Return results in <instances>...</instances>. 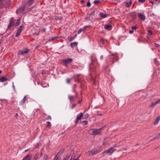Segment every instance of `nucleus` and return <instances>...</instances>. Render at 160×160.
Here are the masks:
<instances>
[{
    "mask_svg": "<svg viewBox=\"0 0 160 160\" xmlns=\"http://www.w3.org/2000/svg\"><path fill=\"white\" fill-rule=\"evenodd\" d=\"M89 133L92 135H95L94 129H91L88 131Z\"/></svg>",
    "mask_w": 160,
    "mask_h": 160,
    "instance_id": "aec40b11",
    "label": "nucleus"
},
{
    "mask_svg": "<svg viewBox=\"0 0 160 160\" xmlns=\"http://www.w3.org/2000/svg\"><path fill=\"white\" fill-rule=\"evenodd\" d=\"M69 158L70 156L69 155L66 156L62 160H69Z\"/></svg>",
    "mask_w": 160,
    "mask_h": 160,
    "instance_id": "c85d7f7f",
    "label": "nucleus"
},
{
    "mask_svg": "<svg viewBox=\"0 0 160 160\" xmlns=\"http://www.w3.org/2000/svg\"><path fill=\"white\" fill-rule=\"evenodd\" d=\"M77 45V43L76 42H72L70 44V46L72 48L74 47Z\"/></svg>",
    "mask_w": 160,
    "mask_h": 160,
    "instance_id": "4be33fe9",
    "label": "nucleus"
},
{
    "mask_svg": "<svg viewBox=\"0 0 160 160\" xmlns=\"http://www.w3.org/2000/svg\"><path fill=\"white\" fill-rule=\"evenodd\" d=\"M28 149H27V150H25V152H27L28 150Z\"/></svg>",
    "mask_w": 160,
    "mask_h": 160,
    "instance_id": "0e129e2a",
    "label": "nucleus"
},
{
    "mask_svg": "<svg viewBox=\"0 0 160 160\" xmlns=\"http://www.w3.org/2000/svg\"><path fill=\"white\" fill-rule=\"evenodd\" d=\"M100 43L102 44H103L104 43V42L103 39H101L100 41Z\"/></svg>",
    "mask_w": 160,
    "mask_h": 160,
    "instance_id": "58836bf2",
    "label": "nucleus"
},
{
    "mask_svg": "<svg viewBox=\"0 0 160 160\" xmlns=\"http://www.w3.org/2000/svg\"><path fill=\"white\" fill-rule=\"evenodd\" d=\"M146 0H138V1L144 3Z\"/></svg>",
    "mask_w": 160,
    "mask_h": 160,
    "instance_id": "c03bdc74",
    "label": "nucleus"
},
{
    "mask_svg": "<svg viewBox=\"0 0 160 160\" xmlns=\"http://www.w3.org/2000/svg\"><path fill=\"white\" fill-rule=\"evenodd\" d=\"M91 4L89 1H88L87 3V6L88 7H89L91 6Z\"/></svg>",
    "mask_w": 160,
    "mask_h": 160,
    "instance_id": "473e14b6",
    "label": "nucleus"
},
{
    "mask_svg": "<svg viewBox=\"0 0 160 160\" xmlns=\"http://www.w3.org/2000/svg\"><path fill=\"white\" fill-rule=\"evenodd\" d=\"M13 18L10 19V23L9 24L8 28H10L14 25L15 21L12 20Z\"/></svg>",
    "mask_w": 160,
    "mask_h": 160,
    "instance_id": "6e6552de",
    "label": "nucleus"
},
{
    "mask_svg": "<svg viewBox=\"0 0 160 160\" xmlns=\"http://www.w3.org/2000/svg\"><path fill=\"white\" fill-rule=\"evenodd\" d=\"M38 154H37L36 156H35L34 158V159L35 160H36L38 158Z\"/></svg>",
    "mask_w": 160,
    "mask_h": 160,
    "instance_id": "37998d69",
    "label": "nucleus"
},
{
    "mask_svg": "<svg viewBox=\"0 0 160 160\" xmlns=\"http://www.w3.org/2000/svg\"><path fill=\"white\" fill-rule=\"evenodd\" d=\"M100 2L99 0H95L94 1V3L95 4L98 5Z\"/></svg>",
    "mask_w": 160,
    "mask_h": 160,
    "instance_id": "2f4dec72",
    "label": "nucleus"
},
{
    "mask_svg": "<svg viewBox=\"0 0 160 160\" xmlns=\"http://www.w3.org/2000/svg\"><path fill=\"white\" fill-rule=\"evenodd\" d=\"M48 158V156L47 155H45L43 159H44V160H47Z\"/></svg>",
    "mask_w": 160,
    "mask_h": 160,
    "instance_id": "a19ab883",
    "label": "nucleus"
},
{
    "mask_svg": "<svg viewBox=\"0 0 160 160\" xmlns=\"http://www.w3.org/2000/svg\"><path fill=\"white\" fill-rule=\"evenodd\" d=\"M81 2L82 3H83L84 2V0H81Z\"/></svg>",
    "mask_w": 160,
    "mask_h": 160,
    "instance_id": "4d7b16f0",
    "label": "nucleus"
},
{
    "mask_svg": "<svg viewBox=\"0 0 160 160\" xmlns=\"http://www.w3.org/2000/svg\"><path fill=\"white\" fill-rule=\"evenodd\" d=\"M42 75L45 74V71L43 70L42 71Z\"/></svg>",
    "mask_w": 160,
    "mask_h": 160,
    "instance_id": "49530a36",
    "label": "nucleus"
},
{
    "mask_svg": "<svg viewBox=\"0 0 160 160\" xmlns=\"http://www.w3.org/2000/svg\"><path fill=\"white\" fill-rule=\"evenodd\" d=\"M68 98L71 101H72L73 100V97L71 95H69L68 96Z\"/></svg>",
    "mask_w": 160,
    "mask_h": 160,
    "instance_id": "a878e982",
    "label": "nucleus"
},
{
    "mask_svg": "<svg viewBox=\"0 0 160 160\" xmlns=\"http://www.w3.org/2000/svg\"><path fill=\"white\" fill-rule=\"evenodd\" d=\"M72 62V60L71 58H68L67 59H63L62 60L63 62L64 63L65 65L66 66H67L69 63Z\"/></svg>",
    "mask_w": 160,
    "mask_h": 160,
    "instance_id": "7ed1b4c3",
    "label": "nucleus"
},
{
    "mask_svg": "<svg viewBox=\"0 0 160 160\" xmlns=\"http://www.w3.org/2000/svg\"><path fill=\"white\" fill-rule=\"evenodd\" d=\"M62 18L61 17H60L59 18H58L57 19L58 20H60L62 19Z\"/></svg>",
    "mask_w": 160,
    "mask_h": 160,
    "instance_id": "864d4df0",
    "label": "nucleus"
},
{
    "mask_svg": "<svg viewBox=\"0 0 160 160\" xmlns=\"http://www.w3.org/2000/svg\"><path fill=\"white\" fill-rule=\"evenodd\" d=\"M115 150H116V149H114L113 148L111 147L109 148L108 149L105 151L103 152V153H109L110 154H112Z\"/></svg>",
    "mask_w": 160,
    "mask_h": 160,
    "instance_id": "423d86ee",
    "label": "nucleus"
},
{
    "mask_svg": "<svg viewBox=\"0 0 160 160\" xmlns=\"http://www.w3.org/2000/svg\"><path fill=\"white\" fill-rule=\"evenodd\" d=\"M88 116H89L88 115V113H86L84 115V116L82 117V119H86L88 118Z\"/></svg>",
    "mask_w": 160,
    "mask_h": 160,
    "instance_id": "cd10ccee",
    "label": "nucleus"
},
{
    "mask_svg": "<svg viewBox=\"0 0 160 160\" xmlns=\"http://www.w3.org/2000/svg\"><path fill=\"white\" fill-rule=\"evenodd\" d=\"M2 5H0V8H2Z\"/></svg>",
    "mask_w": 160,
    "mask_h": 160,
    "instance_id": "69168bd1",
    "label": "nucleus"
},
{
    "mask_svg": "<svg viewBox=\"0 0 160 160\" xmlns=\"http://www.w3.org/2000/svg\"><path fill=\"white\" fill-rule=\"evenodd\" d=\"M76 35H77L76 34V35L75 36H74V37H72L70 38L69 39V41H72V40L74 39V38L75 37Z\"/></svg>",
    "mask_w": 160,
    "mask_h": 160,
    "instance_id": "c9c22d12",
    "label": "nucleus"
},
{
    "mask_svg": "<svg viewBox=\"0 0 160 160\" xmlns=\"http://www.w3.org/2000/svg\"><path fill=\"white\" fill-rule=\"evenodd\" d=\"M155 44V46L157 47H159V45L158 44H157V43H154Z\"/></svg>",
    "mask_w": 160,
    "mask_h": 160,
    "instance_id": "8fccbe9b",
    "label": "nucleus"
},
{
    "mask_svg": "<svg viewBox=\"0 0 160 160\" xmlns=\"http://www.w3.org/2000/svg\"><path fill=\"white\" fill-rule=\"evenodd\" d=\"M34 0H28L26 3L25 5L23 6V10L24 11L25 8L31 6L33 4Z\"/></svg>",
    "mask_w": 160,
    "mask_h": 160,
    "instance_id": "f03ea898",
    "label": "nucleus"
},
{
    "mask_svg": "<svg viewBox=\"0 0 160 160\" xmlns=\"http://www.w3.org/2000/svg\"><path fill=\"white\" fill-rule=\"evenodd\" d=\"M75 88H73V92H75Z\"/></svg>",
    "mask_w": 160,
    "mask_h": 160,
    "instance_id": "680f3d73",
    "label": "nucleus"
},
{
    "mask_svg": "<svg viewBox=\"0 0 160 160\" xmlns=\"http://www.w3.org/2000/svg\"><path fill=\"white\" fill-rule=\"evenodd\" d=\"M9 80L8 78H6L5 76L2 77L0 78V82H3Z\"/></svg>",
    "mask_w": 160,
    "mask_h": 160,
    "instance_id": "2eb2a0df",
    "label": "nucleus"
},
{
    "mask_svg": "<svg viewBox=\"0 0 160 160\" xmlns=\"http://www.w3.org/2000/svg\"><path fill=\"white\" fill-rule=\"evenodd\" d=\"M156 136L157 138H158L159 137H160V132L159 133H158V134H157Z\"/></svg>",
    "mask_w": 160,
    "mask_h": 160,
    "instance_id": "09e8293b",
    "label": "nucleus"
},
{
    "mask_svg": "<svg viewBox=\"0 0 160 160\" xmlns=\"http://www.w3.org/2000/svg\"><path fill=\"white\" fill-rule=\"evenodd\" d=\"M104 28L105 29L109 31L112 29V26L110 24L106 25L104 26Z\"/></svg>",
    "mask_w": 160,
    "mask_h": 160,
    "instance_id": "dca6fc26",
    "label": "nucleus"
},
{
    "mask_svg": "<svg viewBox=\"0 0 160 160\" xmlns=\"http://www.w3.org/2000/svg\"><path fill=\"white\" fill-rule=\"evenodd\" d=\"M149 2H150L152 4H153L154 3V2H153L152 1H149Z\"/></svg>",
    "mask_w": 160,
    "mask_h": 160,
    "instance_id": "6e6d98bb",
    "label": "nucleus"
},
{
    "mask_svg": "<svg viewBox=\"0 0 160 160\" xmlns=\"http://www.w3.org/2000/svg\"><path fill=\"white\" fill-rule=\"evenodd\" d=\"M92 63L91 64L90 66V67L91 69H92L93 68V69L96 68V67L95 66V64L97 63V62L95 61L94 60H92Z\"/></svg>",
    "mask_w": 160,
    "mask_h": 160,
    "instance_id": "ddd939ff",
    "label": "nucleus"
},
{
    "mask_svg": "<svg viewBox=\"0 0 160 160\" xmlns=\"http://www.w3.org/2000/svg\"><path fill=\"white\" fill-rule=\"evenodd\" d=\"M64 151V149H62L61 150L56 154L54 158L56 159L57 160H58V158L59 156L62 154Z\"/></svg>",
    "mask_w": 160,
    "mask_h": 160,
    "instance_id": "0eeeda50",
    "label": "nucleus"
},
{
    "mask_svg": "<svg viewBox=\"0 0 160 160\" xmlns=\"http://www.w3.org/2000/svg\"><path fill=\"white\" fill-rule=\"evenodd\" d=\"M18 116V113H16V114H15V117H17Z\"/></svg>",
    "mask_w": 160,
    "mask_h": 160,
    "instance_id": "052dcab7",
    "label": "nucleus"
},
{
    "mask_svg": "<svg viewBox=\"0 0 160 160\" xmlns=\"http://www.w3.org/2000/svg\"><path fill=\"white\" fill-rule=\"evenodd\" d=\"M91 27V26H84L83 28H80L78 31L77 33L78 34H79L82 31L86 30L87 28L88 27L89 28H90Z\"/></svg>",
    "mask_w": 160,
    "mask_h": 160,
    "instance_id": "9d476101",
    "label": "nucleus"
},
{
    "mask_svg": "<svg viewBox=\"0 0 160 160\" xmlns=\"http://www.w3.org/2000/svg\"><path fill=\"white\" fill-rule=\"evenodd\" d=\"M80 76V74H78L77 75L75 76H77L78 77H79Z\"/></svg>",
    "mask_w": 160,
    "mask_h": 160,
    "instance_id": "e2e57ef3",
    "label": "nucleus"
},
{
    "mask_svg": "<svg viewBox=\"0 0 160 160\" xmlns=\"http://www.w3.org/2000/svg\"><path fill=\"white\" fill-rule=\"evenodd\" d=\"M77 87V85L76 84H74L73 86V88H76Z\"/></svg>",
    "mask_w": 160,
    "mask_h": 160,
    "instance_id": "603ef678",
    "label": "nucleus"
},
{
    "mask_svg": "<svg viewBox=\"0 0 160 160\" xmlns=\"http://www.w3.org/2000/svg\"><path fill=\"white\" fill-rule=\"evenodd\" d=\"M75 82H79V80H78V79L75 80Z\"/></svg>",
    "mask_w": 160,
    "mask_h": 160,
    "instance_id": "bf43d9fd",
    "label": "nucleus"
},
{
    "mask_svg": "<svg viewBox=\"0 0 160 160\" xmlns=\"http://www.w3.org/2000/svg\"><path fill=\"white\" fill-rule=\"evenodd\" d=\"M31 157V155L29 154L26 156L22 160H30Z\"/></svg>",
    "mask_w": 160,
    "mask_h": 160,
    "instance_id": "6ab92c4d",
    "label": "nucleus"
},
{
    "mask_svg": "<svg viewBox=\"0 0 160 160\" xmlns=\"http://www.w3.org/2000/svg\"><path fill=\"white\" fill-rule=\"evenodd\" d=\"M160 102V99H159L158 100L155 102H153L151 104L150 106V107H152L154 106H155L156 104L159 103Z\"/></svg>",
    "mask_w": 160,
    "mask_h": 160,
    "instance_id": "4468645a",
    "label": "nucleus"
},
{
    "mask_svg": "<svg viewBox=\"0 0 160 160\" xmlns=\"http://www.w3.org/2000/svg\"><path fill=\"white\" fill-rule=\"evenodd\" d=\"M103 56L102 55H101L100 57V59L101 60H103Z\"/></svg>",
    "mask_w": 160,
    "mask_h": 160,
    "instance_id": "a18cd8bd",
    "label": "nucleus"
},
{
    "mask_svg": "<svg viewBox=\"0 0 160 160\" xmlns=\"http://www.w3.org/2000/svg\"><path fill=\"white\" fill-rule=\"evenodd\" d=\"M20 22V18L18 19L17 20L16 23H15L14 25L15 27L18 26L19 25Z\"/></svg>",
    "mask_w": 160,
    "mask_h": 160,
    "instance_id": "b1692460",
    "label": "nucleus"
},
{
    "mask_svg": "<svg viewBox=\"0 0 160 160\" xmlns=\"http://www.w3.org/2000/svg\"><path fill=\"white\" fill-rule=\"evenodd\" d=\"M79 156H76V155L74 154L73 155H72L71 156L70 160H77L78 159Z\"/></svg>",
    "mask_w": 160,
    "mask_h": 160,
    "instance_id": "f3484780",
    "label": "nucleus"
},
{
    "mask_svg": "<svg viewBox=\"0 0 160 160\" xmlns=\"http://www.w3.org/2000/svg\"><path fill=\"white\" fill-rule=\"evenodd\" d=\"M12 88L13 89L15 90V86L13 85V83H12Z\"/></svg>",
    "mask_w": 160,
    "mask_h": 160,
    "instance_id": "3c124183",
    "label": "nucleus"
},
{
    "mask_svg": "<svg viewBox=\"0 0 160 160\" xmlns=\"http://www.w3.org/2000/svg\"><path fill=\"white\" fill-rule=\"evenodd\" d=\"M130 33L132 34L133 33V31L132 30H130L129 31Z\"/></svg>",
    "mask_w": 160,
    "mask_h": 160,
    "instance_id": "de8ad7c7",
    "label": "nucleus"
},
{
    "mask_svg": "<svg viewBox=\"0 0 160 160\" xmlns=\"http://www.w3.org/2000/svg\"><path fill=\"white\" fill-rule=\"evenodd\" d=\"M138 16L141 20H144L145 19V16L142 14L138 13Z\"/></svg>",
    "mask_w": 160,
    "mask_h": 160,
    "instance_id": "f8f14e48",
    "label": "nucleus"
},
{
    "mask_svg": "<svg viewBox=\"0 0 160 160\" xmlns=\"http://www.w3.org/2000/svg\"><path fill=\"white\" fill-rule=\"evenodd\" d=\"M29 50L26 48H24L23 50H19L18 52V54L19 55H24V54L28 53Z\"/></svg>",
    "mask_w": 160,
    "mask_h": 160,
    "instance_id": "f257e3e1",
    "label": "nucleus"
},
{
    "mask_svg": "<svg viewBox=\"0 0 160 160\" xmlns=\"http://www.w3.org/2000/svg\"><path fill=\"white\" fill-rule=\"evenodd\" d=\"M70 82V79L69 78H67L66 79V82L67 83H69Z\"/></svg>",
    "mask_w": 160,
    "mask_h": 160,
    "instance_id": "ea45409f",
    "label": "nucleus"
},
{
    "mask_svg": "<svg viewBox=\"0 0 160 160\" xmlns=\"http://www.w3.org/2000/svg\"><path fill=\"white\" fill-rule=\"evenodd\" d=\"M23 28V26L22 25L20 26L18 28L16 35V37H18L20 35L22 29Z\"/></svg>",
    "mask_w": 160,
    "mask_h": 160,
    "instance_id": "39448f33",
    "label": "nucleus"
},
{
    "mask_svg": "<svg viewBox=\"0 0 160 160\" xmlns=\"http://www.w3.org/2000/svg\"><path fill=\"white\" fill-rule=\"evenodd\" d=\"M83 114L82 112H81L79 114H78L76 121H75V123L78 122L79 120L81 119L83 116Z\"/></svg>",
    "mask_w": 160,
    "mask_h": 160,
    "instance_id": "1a4fd4ad",
    "label": "nucleus"
},
{
    "mask_svg": "<svg viewBox=\"0 0 160 160\" xmlns=\"http://www.w3.org/2000/svg\"><path fill=\"white\" fill-rule=\"evenodd\" d=\"M2 71L1 70H0V74L1 73Z\"/></svg>",
    "mask_w": 160,
    "mask_h": 160,
    "instance_id": "338daca9",
    "label": "nucleus"
},
{
    "mask_svg": "<svg viewBox=\"0 0 160 160\" xmlns=\"http://www.w3.org/2000/svg\"><path fill=\"white\" fill-rule=\"evenodd\" d=\"M56 37H52L49 38V41H51L54 39L56 38Z\"/></svg>",
    "mask_w": 160,
    "mask_h": 160,
    "instance_id": "7c9ffc66",
    "label": "nucleus"
},
{
    "mask_svg": "<svg viewBox=\"0 0 160 160\" xmlns=\"http://www.w3.org/2000/svg\"><path fill=\"white\" fill-rule=\"evenodd\" d=\"M157 137H156V136L155 137H153V138H152L148 142H149L151 141H152L153 140H155V139H157Z\"/></svg>",
    "mask_w": 160,
    "mask_h": 160,
    "instance_id": "f704fd0d",
    "label": "nucleus"
},
{
    "mask_svg": "<svg viewBox=\"0 0 160 160\" xmlns=\"http://www.w3.org/2000/svg\"><path fill=\"white\" fill-rule=\"evenodd\" d=\"M26 98L27 96H24L23 99L19 102V105H23L25 102Z\"/></svg>",
    "mask_w": 160,
    "mask_h": 160,
    "instance_id": "9b49d317",
    "label": "nucleus"
},
{
    "mask_svg": "<svg viewBox=\"0 0 160 160\" xmlns=\"http://www.w3.org/2000/svg\"><path fill=\"white\" fill-rule=\"evenodd\" d=\"M137 27L136 26H133L132 27V29L133 30H136L137 29Z\"/></svg>",
    "mask_w": 160,
    "mask_h": 160,
    "instance_id": "79ce46f5",
    "label": "nucleus"
},
{
    "mask_svg": "<svg viewBox=\"0 0 160 160\" xmlns=\"http://www.w3.org/2000/svg\"><path fill=\"white\" fill-rule=\"evenodd\" d=\"M47 123H48V125H47V127H50L51 126V122H48Z\"/></svg>",
    "mask_w": 160,
    "mask_h": 160,
    "instance_id": "72a5a7b5",
    "label": "nucleus"
},
{
    "mask_svg": "<svg viewBox=\"0 0 160 160\" xmlns=\"http://www.w3.org/2000/svg\"><path fill=\"white\" fill-rule=\"evenodd\" d=\"M99 150H98L97 149L94 148L92 150L89 151L87 153V154L89 155H93L98 152H99Z\"/></svg>",
    "mask_w": 160,
    "mask_h": 160,
    "instance_id": "20e7f679",
    "label": "nucleus"
},
{
    "mask_svg": "<svg viewBox=\"0 0 160 160\" xmlns=\"http://www.w3.org/2000/svg\"><path fill=\"white\" fill-rule=\"evenodd\" d=\"M148 35H149L150 36H151L152 34V32L151 31L148 30Z\"/></svg>",
    "mask_w": 160,
    "mask_h": 160,
    "instance_id": "c756f323",
    "label": "nucleus"
},
{
    "mask_svg": "<svg viewBox=\"0 0 160 160\" xmlns=\"http://www.w3.org/2000/svg\"><path fill=\"white\" fill-rule=\"evenodd\" d=\"M52 119L51 117L50 116H48L47 118H46V120H51Z\"/></svg>",
    "mask_w": 160,
    "mask_h": 160,
    "instance_id": "e433bc0d",
    "label": "nucleus"
},
{
    "mask_svg": "<svg viewBox=\"0 0 160 160\" xmlns=\"http://www.w3.org/2000/svg\"><path fill=\"white\" fill-rule=\"evenodd\" d=\"M160 120V116H158L154 122V124L155 125L157 124Z\"/></svg>",
    "mask_w": 160,
    "mask_h": 160,
    "instance_id": "412c9836",
    "label": "nucleus"
},
{
    "mask_svg": "<svg viewBox=\"0 0 160 160\" xmlns=\"http://www.w3.org/2000/svg\"><path fill=\"white\" fill-rule=\"evenodd\" d=\"M101 128H100L99 129H94V131L95 133V135H96L97 134H98L100 133V130L101 129Z\"/></svg>",
    "mask_w": 160,
    "mask_h": 160,
    "instance_id": "a211bd4d",
    "label": "nucleus"
},
{
    "mask_svg": "<svg viewBox=\"0 0 160 160\" xmlns=\"http://www.w3.org/2000/svg\"><path fill=\"white\" fill-rule=\"evenodd\" d=\"M132 4V2L131 1H129L128 2H127L126 4V6L127 7H130Z\"/></svg>",
    "mask_w": 160,
    "mask_h": 160,
    "instance_id": "393cba45",
    "label": "nucleus"
},
{
    "mask_svg": "<svg viewBox=\"0 0 160 160\" xmlns=\"http://www.w3.org/2000/svg\"><path fill=\"white\" fill-rule=\"evenodd\" d=\"M112 55L113 56H114V54H112Z\"/></svg>",
    "mask_w": 160,
    "mask_h": 160,
    "instance_id": "774afa93",
    "label": "nucleus"
},
{
    "mask_svg": "<svg viewBox=\"0 0 160 160\" xmlns=\"http://www.w3.org/2000/svg\"><path fill=\"white\" fill-rule=\"evenodd\" d=\"M100 16L102 18H105L107 16V14L106 13H103L102 12L100 13Z\"/></svg>",
    "mask_w": 160,
    "mask_h": 160,
    "instance_id": "5701e85b",
    "label": "nucleus"
},
{
    "mask_svg": "<svg viewBox=\"0 0 160 160\" xmlns=\"http://www.w3.org/2000/svg\"><path fill=\"white\" fill-rule=\"evenodd\" d=\"M95 14V11H93L92 12L90 13V17H91V16H93Z\"/></svg>",
    "mask_w": 160,
    "mask_h": 160,
    "instance_id": "4c0bfd02",
    "label": "nucleus"
},
{
    "mask_svg": "<svg viewBox=\"0 0 160 160\" xmlns=\"http://www.w3.org/2000/svg\"><path fill=\"white\" fill-rule=\"evenodd\" d=\"M33 7H32L31 8H28V11L31 10L33 8Z\"/></svg>",
    "mask_w": 160,
    "mask_h": 160,
    "instance_id": "5fc2aeb1",
    "label": "nucleus"
},
{
    "mask_svg": "<svg viewBox=\"0 0 160 160\" xmlns=\"http://www.w3.org/2000/svg\"><path fill=\"white\" fill-rule=\"evenodd\" d=\"M81 123L83 125H87L88 123V122L87 121H84L81 122Z\"/></svg>",
    "mask_w": 160,
    "mask_h": 160,
    "instance_id": "bb28decb",
    "label": "nucleus"
},
{
    "mask_svg": "<svg viewBox=\"0 0 160 160\" xmlns=\"http://www.w3.org/2000/svg\"><path fill=\"white\" fill-rule=\"evenodd\" d=\"M102 115V114H101V113H99V114H98V116H101Z\"/></svg>",
    "mask_w": 160,
    "mask_h": 160,
    "instance_id": "13d9d810",
    "label": "nucleus"
}]
</instances>
